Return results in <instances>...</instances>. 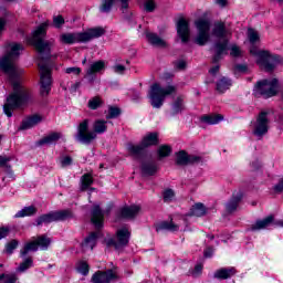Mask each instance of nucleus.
I'll return each instance as SVG.
<instances>
[{"instance_id":"nucleus-5","label":"nucleus","mask_w":283,"mask_h":283,"mask_svg":"<svg viewBox=\"0 0 283 283\" xmlns=\"http://www.w3.org/2000/svg\"><path fill=\"white\" fill-rule=\"evenodd\" d=\"M48 25L49 22H44L38 27V29L33 32V36L31 39L32 45H34L35 50L40 54H46V59L50 56V48H52L53 41H45V35L48 34Z\"/></svg>"},{"instance_id":"nucleus-33","label":"nucleus","mask_w":283,"mask_h":283,"mask_svg":"<svg viewBox=\"0 0 283 283\" xmlns=\"http://www.w3.org/2000/svg\"><path fill=\"white\" fill-rule=\"evenodd\" d=\"M201 120L203 123H207L208 125H218L221 120H224V116L217 114V115H203L201 117Z\"/></svg>"},{"instance_id":"nucleus-38","label":"nucleus","mask_w":283,"mask_h":283,"mask_svg":"<svg viewBox=\"0 0 283 283\" xmlns=\"http://www.w3.org/2000/svg\"><path fill=\"white\" fill-rule=\"evenodd\" d=\"M128 151L134 156V158H140L143 154H145V147H143V144L134 146H128Z\"/></svg>"},{"instance_id":"nucleus-41","label":"nucleus","mask_w":283,"mask_h":283,"mask_svg":"<svg viewBox=\"0 0 283 283\" xmlns=\"http://www.w3.org/2000/svg\"><path fill=\"white\" fill-rule=\"evenodd\" d=\"M102 105L103 99L101 98V96H95L88 101L87 107L88 109H98V107H101Z\"/></svg>"},{"instance_id":"nucleus-6","label":"nucleus","mask_w":283,"mask_h":283,"mask_svg":"<svg viewBox=\"0 0 283 283\" xmlns=\"http://www.w3.org/2000/svg\"><path fill=\"white\" fill-rule=\"evenodd\" d=\"M250 52L254 56H258L256 63L260 67H264L265 72H273V70L282 63V56L271 55L269 51H256L255 49H251Z\"/></svg>"},{"instance_id":"nucleus-51","label":"nucleus","mask_w":283,"mask_h":283,"mask_svg":"<svg viewBox=\"0 0 283 283\" xmlns=\"http://www.w3.org/2000/svg\"><path fill=\"white\" fill-rule=\"evenodd\" d=\"M10 160H12V157L1 155L0 156V168L6 167L7 169H10V165L8 164V163H10Z\"/></svg>"},{"instance_id":"nucleus-4","label":"nucleus","mask_w":283,"mask_h":283,"mask_svg":"<svg viewBox=\"0 0 283 283\" xmlns=\"http://www.w3.org/2000/svg\"><path fill=\"white\" fill-rule=\"evenodd\" d=\"M176 90L177 88L174 85L163 87L158 83L153 84L148 93L150 105L156 109H160V107L165 104V98H167V96H171V94H176Z\"/></svg>"},{"instance_id":"nucleus-53","label":"nucleus","mask_w":283,"mask_h":283,"mask_svg":"<svg viewBox=\"0 0 283 283\" xmlns=\"http://www.w3.org/2000/svg\"><path fill=\"white\" fill-rule=\"evenodd\" d=\"M64 24H65V19H63V15L53 17V25H55V28H61Z\"/></svg>"},{"instance_id":"nucleus-62","label":"nucleus","mask_w":283,"mask_h":283,"mask_svg":"<svg viewBox=\"0 0 283 283\" xmlns=\"http://www.w3.org/2000/svg\"><path fill=\"white\" fill-rule=\"evenodd\" d=\"M210 74H213V75H216L217 73H219L220 72V65H216V66H213L212 69H210Z\"/></svg>"},{"instance_id":"nucleus-43","label":"nucleus","mask_w":283,"mask_h":283,"mask_svg":"<svg viewBox=\"0 0 283 283\" xmlns=\"http://www.w3.org/2000/svg\"><path fill=\"white\" fill-rule=\"evenodd\" d=\"M32 264H34V261L32 260V256H29L22 263H20L18 271L20 273H25L28 269H31Z\"/></svg>"},{"instance_id":"nucleus-25","label":"nucleus","mask_w":283,"mask_h":283,"mask_svg":"<svg viewBox=\"0 0 283 283\" xmlns=\"http://www.w3.org/2000/svg\"><path fill=\"white\" fill-rule=\"evenodd\" d=\"M185 109V96L179 95L176 97L171 105L170 115L176 116Z\"/></svg>"},{"instance_id":"nucleus-16","label":"nucleus","mask_w":283,"mask_h":283,"mask_svg":"<svg viewBox=\"0 0 283 283\" xmlns=\"http://www.w3.org/2000/svg\"><path fill=\"white\" fill-rule=\"evenodd\" d=\"M177 34L181 39L182 43L189 41L191 31L189 30V22L185 18H180L177 22Z\"/></svg>"},{"instance_id":"nucleus-48","label":"nucleus","mask_w":283,"mask_h":283,"mask_svg":"<svg viewBox=\"0 0 283 283\" xmlns=\"http://www.w3.org/2000/svg\"><path fill=\"white\" fill-rule=\"evenodd\" d=\"M234 74H247L249 72V66L247 64H235Z\"/></svg>"},{"instance_id":"nucleus-20","label":"nucleus","mask_w":283,"mask_h":283,"mask_svg":"<svg viewBox=\"0 0 283 283\" xmlns=\"http://www.w3.org/2000/svg\"><path fill=\"white\" fill-rule=\"evenodd\" d=\"M101 235V232H91L88 237L84 239V242L82 243L83 251H93L94 247H96V242H98V237Z\"/></svg>"},{"instance_id":"nucleus-27","label":"nucleus","mask_w":283,"mask_h":283,"mask_svg":"<svg viewBox=\"0 0 283 283\" xmlns=\"http://www.w3.org/2000/svg\"><path fill=\"white\" fill-rule=\"evenodd\" d=\"M146 39L150 45H155V48H167V42L159 38L157 33L148 32L146 33Z\"/></svg>"},{"instance_id":"nucleus-24","label":"nucleus","mask_w":283,"mask_h":283,"mask_svg":"<svg viewBox=\"0 0 283 283\" xmlns=\"http://www.w3.org/2000/svg\"><path fill=\"white\" fill-rule=\"evenodd\" d=\"M235 273V268H222L214 272V277L217 280H229V277H233Z\"/></svg>"},{"instance_id":"nucleus-59","label":"nucleus","mask_w":283,"mask_h":283,"mask_svg":"<svg viewBox=\"0 0 283 283\" xmlns=\"http://www.w3.org/2000/svg\"><path fill=\"white\" fill-rule=\"evenodd\" d=\"M177 70H185L187 67V63L185 61H179L176 63Z\"/></svg>"},{"instance_id":"nucleus-54","label":"nucleus","mask_w":283,"mask_h":283,"mask_svg":"<svg viewBox=\"0 0 283 283\" xmlns=\"http://www.w3.org/2000/svg\"><path fill=\"white\" fill-rule=\"evenodd\" d=\"M230 50H231L230 52L231 56H235V57L242 56V50H240V46L233 44Z\"/></svg>"},{"instance_id":"nucleus-47","label":"nucleus","mask_w":283,"mask_h":283,"mask_svg":"<svg viewBox=\"0 0 283 283\" xmlns=\"http://www.w3.org/2000/svg\"><path fill=\"white\" fill-rule=\"evenodd\" d=\"M174 198H176V192H174L171 189L164 191V202H172Z\"/></svg>"},{"instance_id":"nucleus-18","label":"nucleus","mask_w":283,"mask_h":283,"mask_svg":"<svg viewBox=\"0 0 283 283\" xmlns=\"http://www.w3.org/2000/svg\"><path fill=\"white\" fill-rule=\"evenodd\" d=\"M60 42L64 45H73V43H83V34L81 33H62Z\"/></svg>"},{"instance_id":"nucleus-1","label":"nucleus","mask_w":283,"mask_h":283,"mask_svg":"<svg viewBox=\"0 0 283 283\" xmlns=\"http://www.w3.org/2000/svg\"><path fill=\"white\" fill-rule=\"evenodd\" d=\"M10 51L7 52L0 60V70L8 75L9 81L12 85L13 91L7 97L3 104V113L8 118H12V113L21 107H25L32 99L30 90L23 86L20 82L21 76L25 71L17 65V60L20 56V52L23 50L20 43H10Z\"/></svg>"},{"instance_id":"nucleus-9","label":"nucleus","mask_w":283,"mask_h":283,"mask_svg":"<svg viewBox=\"0 0 283 283\" xmlns=\"http://www.w3.org/2000/svg\"><path fill=\"white\" fill-rule=\"evenodd\" d=\"M197 28V35L195 38V43L197 45H207L210 39V30H211V22L209 20L199 19L195 22Z\"/></svg>"},{"instance_id":"nucleus-56","label":"nucleus","mask_w":283,"mask_h":283,"mask_svg":"<svg viewBox=\"0 0 283 283\" xmlns=\"http://www.w3.org/2000/svg\"><path fill=\"white\" fill-rule=\"evenodd\" d=\"M8 235H10V228L1 227L0 228V240H3V238H8Z\"/></svg>"},{"instance_id":"nucleus-7","label":"nucleus","mask_w":283,"mask_h":283,"mask_svg":"<svg viewBox=\"0 0 283 283\" xmlns=\"http://www.w3.org/2000/svg\"><path fill=\"white\" fill-rule=\"evenodd\" d=\"M277 78L263 80L258 82L254 88V96L263 98H271L277 94Z\"/></svg>"},{"instance_id":"nucleus-55","label":"nucleus","mask_w":283,"mask_h":283,"mask_svg":"<svg viewBox=\"0 0 283 283\" xmlns=\"http://www.w3.org/2000/svg\"><path fill=\"white\" fill-rule=\"evenodd\" d=\"M65 73L66 74H74L75 76H78V74H81V67H76V66L67 67L65 70Z\"/></svg>"},{"instance_id":"nucleus-63","label":"nucleus","mask_w":283,"mask_h":283,"mask_svg":"<svg viewBox=\"0 0 283 283\" xmlns=\"http://www.w3.org/2000/svg\"><path fill=\"white\" fill-rule=\"evenodd\" d=\"M261 167H262V164H260V161L252 163V168L254 171L260 169Z\"/></svg>"},{"instance_id":"nucleus-26","label":"nucleus","mask_w":283,"mask_h":283,"mask_svg":"<svg viewBox=\"0 0 283 283\" xmlns=\"http://www.w3.org/2000/svg\"><path fill=\"white\" fill-rule=\"evenodd\" d=\"M41 120H43V118L40 115L28 117L22 122L20 129H32V127H36Z\"/></svg>"},{"instance_id":"nucleus-57","label":"nucleus","mask_w":283,"mask_h":283,"mask_svg":"<svg viewBox=\"0 0 283 283\" xmlns=\"http://www.w3.org/2000/svg\"><path fill=\"white\" fill-rule=\"evenodd\" d=\"M115 74H125V66L122 64H117L113 67Z\"/></svg>"},{"instance_id":"nucleus-11","label":"nucleus","mask_w":283,"mask_h":283,"mask_svg":"<svg viewBox=\"0 0 283 283\" xmlns=\"http://www.w3.org/2000/svg\"><path fill=\"white\" fill-rule=\"evenodd\" d=\"M40 70V83H41V94L43 96H48L50 94L51 85H52V70L48 65V63L41 61L39 62Z\"/></svg>"},{"instance_id":"nucleus-14","label":"nucleus","mask_w":283,"mask_h":283,"mask_svg":"<svg viewBox=\"0 0 283 283\" xmlns=\"http://www.w3.org/2000/svg\"><path fill=\"white\" fill-rule=\"evenodd\" d=\"M202 163V157L196 155H189L187 151L181 150L177 154L176 165L180 167H187V165H198Z\"/></svg>"},{"instance_id":"nucleus-21","label":"nucleus","mask_w":283,"mask_h":283,"mask_svg":"<svg viewBox=\"0 0 283 283\" xmlns=\"http://www.w3.org/2000/svg\"><path fill=\"white\" fill-rule=\"evenodd\" d=\"M138 213H140V206L133 205L122 208L120 218H124L125 220H134Z\"/></svg>"},{"instance_id":"nucleus-42","label":"nucleus","mask_w":283,"mask_h":283,"mask_svg":"<svg viewBox=\"0 0 283 283\" xmlns=\"http://www.w3.org/2000/svg\"><path fill=\"white\" fill-rule=\"evenodd\" d=\"M35 242H36L38 247H40L42 249V251H45L48 249V247H50V242H52V241L46 235H41L35 240Z\"/></svg>"},{"instance_id":"nucleus-34","label":"nucleus","mask_w":283,"mask_h":283,"mask_svg":"<svg viewBox=\"0 0 283 283\" xmlns=\"http://www.w3.org/2000/svg\"><path fill=\"white\" fill-rule=\"evenodd\" d=\"M81 182H82L81 191H87V189H90V187L94 185V178L92 177V175L85 174L82 176Z\"/></svg>"},{"instance_id":"nucleus-19","label":"nucleus","mask_w":283,"mask_h":283,"mask_svg":"<svg viewBox=\"0 0 283 283\" xmlns=\"http://www.w3.org/2000/svg\"><path fill=\"white\" fill-rule=\"evenodd\" d=\"M103 220H105V213L101 210L99 206H94L92 210L91 222H93L95 229L103 228Z\"/></svg>"},{"instance_id":"nucleus-60","label":"nucleus","mask_w":283,"mask_h":283,"mask_svg":"<svg viewBox=\"0 0 283 283\" xmlns=\"http://www.w3.org/2000/svg\"><path fill=\"white\" fill-rule=\"evenodd\" d=\"M122 3V10H127L129 8V0H119Z\"/></svg>"},{"instance_id":"nucleus-35","label":"nucleus","mask_w":283,"mask_h":283,"mask_svg":"<svg viewBox=\"0 0 283 283\" xmlns=\"http://www.w3.org/2000/svg\"><path fill=\"white\" fill-rule=\"evenodd\" d=\"M230 87H231V80L227 77H222L217 83V92H219L220 94H224V92H227V90H229Z\"/></svg>"},{"instance_id":"nucleus-50","label":"nucleus","mask_w":283,"mask_h":283,"mask_svg":"<svg viewBox=\"0 0 283 283\" xmlns=\"http://www.w3.org/2000/svg\"><path fill=\"white\" fill-rule=\"evenodd\" d=\"M248 36H249L250 43H255L260 40V35L253 29L248 30Z\"/></svg>"},{"instance_id":"nucleus-29","label":"nucleus","mask_w":283,"mask_h":283,"mask_svg":"<svg viewBox=\"0 0 283 283\" xmlns=\"http://www.w3.org/2000/svg\"><path fill=\"white\" fill-rule=\"evenodd\" d=\"M154 145H158V133H149L142 140V147H144V149Z\"/></svg>"},{"instance_id":"nucleus-3","label":"nucleus","mask_w":283,"mask_h":283,"mask_svg":"<svg viewBox=\"0 0 283 283\" xmlns=\"http://www.w3.org/2000/svg\"><path fill=\"white\" fill-rule=\"evenodd\" d=\"M231 34L229 30H227V24L222 21H217L213 23L212 28V36L217 39H223L222 41H218L214 44V55L212 57V63H218L222 60V55L227 54V50H229V40L227 36Z\"/></svg>"},{"instance_id":"nucleus-32","label":"nucleus","mask_w":283,"mask_h":283,"mask_svg":"<svg viewBox=\"0 0 283 283\" xmlns=\"http://www.w3.org/2000/svg\"><path fill=\"white\" fill-rule=\"evenodd\" d=\"M61 138V133H51L38 142V145H53Z\"/></svg>"},{"instance_id":"nucleus-2","label":"nucleus","mask_w":283,"mask_h":283,"mask_svg":"<svg viewBox=\"0 0 283 283\" xmlns=\"http://www.w3.org/2000/svg\"><path fill=\"white\" fill-rule=\"evenodd\" d=\"M107 132V122L97 119L93 124V130H90V119H83L77 126L75 139L82 145H92L98 137V134Z\"/></svg>"},{"instance_id":"nucleus-49","label":"nucleus","mask_w":283,"mask_h":283,"mask_svg":"<svg viewBox=\"0 0 283 283\" xmlns=\"http://www.w3.org/2000/svg\"><path fill=\"white\" fill-rule=\"evenodd\" d=\"M77 271L82 275H87V273H90V265L86 262H80L77 265Z\"/></svg>"},{"instance_id":"nucleus-52","label":"nucleus","mask_w":283,"mask_h":283,"mask_svg":"<svg viewBox=\"0 0 283 283\" xmlns=\"http://www.w3.org/2000/svg\"><path fill=\"white\" fill-rule=\"evenodd\" d=\"M144 9L146 12H154V10H156V2L154 0H147L144 3Z\"/></svg>"},{"instance_id":"nucleus-22","label":"nucleus","mask_w":283,"mask_h":283,"mask_svg":"<svg viewBox=\"0 0 283 283\" xmlns=\"http://www.w3.org/2000/svg\"><path fill=\"white\" fill-rule=\"evenodd\" d=\"M273 220H275V217H273V214H270L262 220H258L254 224L250 227V230L262 231V229H266L268 227H271V224H273Z\"/></svg>"},{"instance_id":"nucleus-64","label":"nucleus","mask_w":283,"mask_h":283,"mask_svg":"<svg viewBox=\"0 0 283 283\" xmlns=\"http://www.w3.org/2000/svg\"><path fill=\"white\" fill-rule=\"evenodd\" d=\"M195 272L196 273H202V265L198 264L195 266Z\"/></svg>"},{"instance_id":"nucleus-30","label":"nucleus","mask_w":283,"mask_h":283,"mask_svg":"<svg viewBox=\"0 0 283 283\" xmlns=\"http://www.w3.org/2000/svg\"><path fill=\"white\" fill-rule=\"evenodd\" d=\"M171 231L172 233L180 230V226L174 221H163L158 224L157 231Z\"/></svg>"},{"instance_id":"nucleus-39","label":"nucleus","mask_w":283,"mask_h":283,"mask_svg":"<svg viewBox=\"0 0 283 283\" xmlns=\"http://www.w3.org/2000/svg\"><path fill=\"white\" fill-rule=\"evenodd\" d=\"M158 159L167 158L171 155V147L169 145H161L157 150Z\"/></svg>"},{"instance_id":"nucleus-44","label":"nucleus","mask_w":283,"mask_h":283,"mask_svg":"<svg viewBox=\"0 0 283 283\" xmlns=\"http://www.w3.org/2000/svg\"><path fill=\"white\" fill-rule=\"evenodd\" d=\"M17 247H19V241L17 239L11 240L10 242H8L6 244V250L4 252L8 255H12V253H14V249H17Z\"/></svg>"},{"instance_id":"nucleus-58","label":"nucleus","mask_w":283,"mask_h":283,"mask_svg":"<svg viewBox=\"0 0 283 283\" xmlns=\"http://www.w3.org/2000/svg\"><path fill=\"white\" fill-rule=\"evenodd\" d=\"M61 165H62V167H70V165H72V157L66 156V157L62 158Z\"/></svg>"},{"instance_id":"nucleus-12","label":"nucleus","mask_w":283,"mask_h":283,"mask_svg":"<svg viewBox=\"0 0 283 283\" xmlns=\"http://www.w3.org/2000/svg\"><path fill=\"white\" fill-rule=\"evenodd\" d=\"M118 280V271L109 269L106 271H97L92 276L93 283H112Z\"/></svg>"},{"instance_id":"nucleus-8","label":"nucleus","mask_w":283,"mask_h":283,"mask_svg":"<svg viewBox=\"0 0 283 283\" xmlns=\"http://www.w3.org/2000/svg\"><path fill=\"white\" fill-rule=\"evenodd\" d=\"M72 218H74V213H72V210H60L42 214L35 220V222L36 227H41V224H50L51 222H63Z\"/></svg>"},{"instance_id":"nucleus-13","label":"nucleus","mask_w":283,"mask_h":283,"mask_svg":"<svg viewBox=\"0 0 283 283\" xmlns=\"http://www.w3.org/2000/svg\"><path fill=\"white\" fill-rule=\"evenodd\" d=\"M266 115V112H261L256 118L253 134L259 138H262V136L269 133V117Z\"/></svg>"},{"instance_id":"nucleus-17","label":"nucleus","mask_w":283,"mask_h":283,"mask_svg":"<svg viewBox=\"0 0 283 283\" xmlns=\"http://www.w3.org/2000/svg\"><path fill=\"white\" fill-rule=\"evenodd\" d=\"M105 32V28L103 27L91 28L82 32V41L83 43H87V41H92V39H101V36H104Z\"/></svg>"},{"instance_id":"nucleus-15","label":"nucleus","mask_w":283,"mask_h":283,"mask_svg":"<svg viewBox=\"0 0 283 283\" xmlns=\"http://www.w3.org/2000/svg\"><path fill=\"white\" fill-rule=\"evenodd\" d=\"M103 70H105V61L99 60V61L93 62L86 69L85 78H87L88 83H94V81H96V74H98V72H103Z\"/></svg>"},{"instance_id":"nucleus-46","label":"nucleus","mask_w":283,"mask_h":283,"mask_svg":"<svg viewBox=\"0 0 283 283\" xmlns=\"http://www.w3.org/2000/svg\"><path fill=\"white\" fill-rule=\"evenodd\" d=\"M4 280V283H17V280H19V277H17V274L12 273V274H0V282Z\"/></svg>"},{"instance_id":"nucleus-45","label":"nucleus","mask_w":283,"mask_h":283,"mask_svg":"<svg viewBox=\"0 0 283 283\" xmlns=\"http://www.w3.org/2000/svg\"><path fill=\"white\" fill-rule=\"evenodd\" d=\"M120 116V109L117 106H109L108 114L106 115L107 120L112 118H118Z\"/></svg>"},{"instance_id":"nucleus-36","label":"nucleus","mask_w":283,"mask_h":283,"mask_svg":"<svg viewBox=\"0 0 283 283\" xmlns=\"http://www.w3.org/2000/svg\"><path fill=\"white\" fill-rule=\"evenodd\" d=\"M36 207L29 206L15 213V218H25L27 216H34L36 213Z\"/></svg>"},{"instance_id":"nucleus-31","label":"nucleus","mask_w":283,"mask_h":283,"mask_svg":"<svg viewBox=\"0 0 283 283\" xmlns=\"http://www.w3.org/2000/svg\"><path fill=\"white\" fill-rule=\"evenodd\" d=\"M207 214V208L203 203H196L191 207L188 216H195L196 218H202V216Z\"/></svg>"},{"instance_id":"nucleus-37","label":"nucleus","mask_w":283,"mask_h":283,"mask_svg":"<svg viewBox=\"0 0 283 283\" xmlns=\"http://www.w3.org/2000/svg\"><path fill=\"white\" fill-rule=\"evenodd\" d=\"M30 251H39V245L36 243V240L25 243L23 249L20 251V255L24 258V255H28V253H30Z\"/></svg>"},{"instance_id":"nucleus-10","label":"nucleus","mask_w":283,"mask_h":283,"mask_svg":"<svg viewBox=\"0 0 283 283\" xmlns=\"http://www.w3.org/2000/svg\"><path fill=\"white\" fill-rule=\"evenodd\" d=\"M132 233L127 228H122L117 230L116 237L108 238L105 240L106 247L108 249H123L124 247H127L129 244V237Z\"/></svg>"},{"instance_id":"nucleus-61","label":"nucleus","mask_w":283,"mask_h":283,"mask_svg":"<svg viewBox=\"0 0 283 283\" xmlns=\"http://www.w3.org/2000/svg\"><path fill=\"white\" fill-rule=\"evenodd\" d=\"M6 19L0 18V34L2 33L3 30H6Z\"/></svg>"},{"instance_id":"nucleus-23","label":"nucleus","mask_w":283,"mask_h":283,"mask_svg":"<svg viewBox=\"0 0 283 283\" xmlns=\"http://www.w3.org/2000/svg\"><path fill=\"white\" fill-rule=\"evenodd\" d=\"M240 202H242V195L241 192H238L237 195H233L229 202L226 205L228 213H233V211H238Z\"/></svg>"},{"instance_id":"nucleus-40","label":"nucleus","mask_w":283,"mask_h":283,"mask_svg":"<svg viewBox=\"0 0 283 283\" xmlns=\"http://www.w3.org/2000/svg\"><path fill=\"white\" fill-rule=\"evenodd\" d=\"M115 0H102V3L99 6V12L103 13H109L112 12V8L114 7Z\"/></svg>"},{"instance_id":"nucleus-28","label":"nucleus","mask_w":283,"mask_h":283,"mask_svg":"<svg viewBox=\"0 0 283 283\" xmlns=\"http://www.w3.org/2000/svg\"><path fill=\"white\" fill-rule=\"evenodd\" d=\"M158 171V165L155 161H144L142 164V172L144 176H155Z\"/></svg>"}]
</instances>
